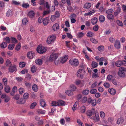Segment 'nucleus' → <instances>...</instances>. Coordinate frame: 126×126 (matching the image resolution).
I'll return each instance as SVG.
<instances>
[{
	"instance_id": "nucleus-18",
	"label": "nucleus",
	"mask_w": 126,
	"mask_h": 126,
	"mask_svg": "<svg viewBox=\"0 0 126 126\" xmlns=\"http://www.w3.org/2000/svg\"><path fill=\"white\" fill-rule=\"evenodd\" d=\"M12 92L10 93L11 95L13 96L14 95V94L17 91V88L16 86H14L12 89Z\"/></svg>"
},
{
	"instance_id": "nucleus-48",
	"label": "nucleus",
	"mask_w": 126,
	"mask_h": 126,
	"mask_svg": "<svg viewBox=\"0 0 126 126\" xmlns=\"http://www.w3.org/2000/svg\"><path fill=\"white\" fill-rule=\"evenodd\" d=\"M31 70L32 72H35L36 70V67L34 65H32L31 67Z\"/></svg>"
},
{
	"instance_id": "nucleus-57",
	"label": "nucleus",
	"mask_w": 126,
	"mask_h": 126,
	"mask_svg": "<svg viewBox=\"0 0 126 126\" xmlns=\"http://www.w3.org/2000/svg\"><path fill=\"white\" fill-rule=\"evenodd\" d=\"M98 90L99 92L102 93L104 91V89L102 87L99 86L98 87Z\"/></svg>"
},
{
	"instance_id": "nucleus-55",
	"label": "nucleus",
	"mask_w": 126,
	"mask_h": 126,
	"mask_svg": "<svg viewBox=\"0 0 126 126\" xmlns=\"http://www.w3.org/2000/svg\"><path fill=\"white\" fill-rule=\"evenodd\" d=\"M90 40L92 43L94 44H96L97 42V41L93 38H91Z\"/></svg>"
},
{
	"instance_id": "nucleus-64",
	"label": "nucleus",
	"mask_w": 126,
	"mask_h": 126,
	"mask_svg": "<svg viewBox=\"0 0 126 126\" xmlns=\"http://www.w3.org/2000/svg\"><path fill=\"white\" fill-rule=\"evenodd\" d=\"M77 122L79 126H84V125L83 123L79 119H78L77 120Z\"/></svg>"
},
{
	"instance_id": "nucleus-37",
	"label": "nucleus",
	"mask_w": 126,
	"mask_h": 126,
	"mask_svg": "<svg viewBox=\"0 0 126 126\" xmlns=\"http://www.w3.org/2000/svg\"><path fill=\"white\" fill-rule=\"evenodd\" d=\"M66 94L69 96H71L73 94L72 92L70 90H67L65 92Z\"/></svg>"
},
{
	"instance_id": "nucleus-31",
	"label": "nucleus",
	"mask_w": 126,
	"mask_h": 126,
	"mask_svg": "<svg viewBox=\"0 0 126 126\" xmlns=\"http://www.w3.org/2000/svg\"><path fill=\"white\" fill-rule=\"evenodd\" d=\"M6 64L7 66L9 67L11 65V62L9 59H7L6 62Z\"/></svg>"
},
{
	"instance_id": "nucleus-51",
	"label": "nucleus",
	"mask_w": 126,
	"mask_h": 126,
	"mask_svg": "<svg viewBox=\"0 0 126 126\" xmlns=\"http://www.w3.org/2000/svg\"><path fill=\"white\" fill-rule=\"evenodd\" d=\"M5 5V4L4 2L2 1L0 2V11L1 10L2 8L4 7Z\"/></svg>"
},
{
	"instance_id": "nucleus-62",
	"label": "nucleus",
	"mask_w": 126,
	"mask_h": 126,
	"mask_svg": "<svg viewBox=\"0 0 126 126\" xmlns=\"http://www.w3.org/2000/svg\"><path fill=\"white\" fill-rule=\"evenodd\" d=\"M56 18L55 15H52L50 18L51 21L52 22H54L56 20Z\"/></svg>"
},
{
	"instance_id": "nucleus-2",
	"label": "nucleus",
	"mask_w": 126,
	"mask_h": 126,
	"mask_svg": "<svg viewBox=\"0 0 126 126\" xmlns=\"http://www.w3.org/2000/svg\"><path fill=\"white\" fill-rule=\"evenodd\" d=\"M126 72V68L124 67H121L119 68L118 72V75L121 77H124L126 76L125 73Z\"/></svg>"
},
{
	"instance_id": "nucleus-24",
	"label": "nucleus",
	"mask_w": 126,
	"mask_h": 126,
	"mask_svg": "<svg viewBox=\"0 0 126 126\" xmlns=\"http://www.w3.org/2000/svg\"><path fill=\"white\" fill-rule=\"evenodd\" d=\"M35 63L37 65H41L42 63V61L41 59H37L35 60Z\"/></svg>"
},
{
	"instance_id": "nucleus-16",
	"label": "nucleus",
	"mask_w": 126,
	"mask_h": 126,
	"mask_svg": "<svg viewBox=\"0 0 126 126\" xmlns=\"http://www.w3.org/2000/svg\"><path fill=\"white\" fill-rule=\"evenodd\" d=\"M35 15L34 12L32 11H31L29 12L28 16L30 18H33L34 16Z\"/></svg>"
},
{
	"instance_id": "nucleus-19",
	"label": "nucleus",
	"mask_w": 126,
	"mask_h": 126,
	"mask_svg": "<svg viewBox=\"0 0 126 126\" xmlns=\"http://www.w3.org/2000/svg\"><path fill=\"white\" fill-rule=\"evenodd\" d=\"M115 47L117 48H119L120 47V44L119 41H116L114 44Z\"/></svg>"
},
{
	"instance_id": "nucleus-40",
	"label": "nucleus",
	"mask_w": 126,
	"mask_h": 126,
	"mask_svg": "<svg viewBox=\"0 0 126 126\" xmlns=\"http://www.w3.org/2000/svg\"><path fill=\"white\" fill-rule=\"evenodd\" d=\"M60 61V59H59L57 58V59L55 60L54 62L55 64L57 65L61 63V61Z\"/></svg>"
},
{
	"instance_id": "nucleus-27",
	"label": "nucleus",
	"mask_w": 126,
	"mask_h": 126,
	"mask_svg": "<svg viewBox=\"0 0 126 126\" xmlns=\"http://www.w3.org/2000/svg\"><path fill=\"white\" fill-rule=\"evenodd\" d=\"M7 46V43L3 42L0 44V47L2 48H6Z\"/></svg>"
},
{
	"instance_id": "nucleus-38",
	"label": "nucleus",
	"mask_w": 126,
	"mask_h": 126,
	"mask_svg": "<svg viewBox=\"0 0 126 126\" xmlns=\"http://www.w3.org/2000/svg\"><path fill=\"white\" fill-rule=\"evenodd\" d=\"M100 117L102 119H104L105 117V113L103 111H101L100 113Z\"/></svg>"
},
{
	"instance_id": "nucleus-26",
	"label": "nucleus",
	"mask_w": 126,
	"mask_h": 126,
	"mask_svg": "<svg viewBox=\"0 0 126 126\" xmlns=\"http://www.w3.org/2000/svg\"><path fill=\"white\" fill-rule=\"evenodd\" d=\"M97 21V18L94 17L91 19V22L93 25L95 24H96Z\"/></svg>"
},
{
	"instance_id": "nucleus-43",
	"label": "nucleus",
	"mask_w": 126,
	"mask_h": 126,
	"mask_svg": "<svg viewBox=\"0 0 126 126\" xmlns=\"http://www.w3.org/2000/svg\"><path fill=\"white\" fill-rule=\"evenodd\" d=\"M3 40L6 41V43H9L10 42V39L8 37H7L5 38H3Z\"/></svg>"
},
{
	"instance_id": "nucleus-36",
	"label": "nucleus",
	"mask_w": 126,
	"mask_h": 126,
	"mask_svg": "<svg viewBox=\"0 0 126 126\" xmlns=\"http://www.w3.org/2000/svg\"><path fill=\"white\" fill-rule=\"evenodd\" d=\"M88 100L87 98L86 97L84 96L81 98V101L82 103H85L87 100L88 101Z\"/></svg>"
},
{
	"instance_id": "nucleus-45",
	"label": "nucleus",
	"mask_w": 126,
	"mask_h": 126,
	"mask_svg": "<svg viewBox=\"0 0 126 126\" xmlns=\"http://www.w3.org/2000/svg\"><path fill=\"white\" fill-rule=\"evenodd\" d=\"M40 104L42 107H44L46 105V103L45 101L42 99H41L40 100Z\"/></svg>"
},
{
	"instance_id": "nucleus-23",
	"label": "nucleus",
	"mask_w": 126,
	"mask_h": 126,
	"mask_svg": "<svg viewBox=\"0 0 126 126\" xmlns=\"http://www.w3.org/2000/svg\"><path fill=\"white\" fill-rule=\"evenodd\" d=\"M10 90L11 88L8 86H6L4 88L5 91L7 93H8L10 92Z\"/></svg>"
},
{
	"instance_id": "nucleus-42",
	"label": "nucleus",
	"mask_w": 126,
	"mask_h": 126,
	"mask_svg": "<svg viewBox=\"0 0 126 126\" xmlns=\"http://www.w3.org/2000/svg\"><path fill=\"white\" fill-rule=\"evenodd\" d=\"M32 89L34 91H37L38 90L37 86L35 84H34L32 86Z\"/></svg>"
},
{
	"instance_id": "nucleus-60",
	"label": "nucleus",
	"mask_w": 126,
	"mask_h": 126,
	"mask_svg": "<svg viewBox=\"0 0 126 126\" xmlns=\"http://www.w3.org/2000/svg\"><path fill=\"white\" fill-rule=\"evenodd\" d=\"M104 86L106 88H109L110 86V84L108 82L104 83L103 84Z\"/></svg>"
},
{
	"instance_id": "nucleus-28",
	"label": "nucleus",
	"mask_w": 126,
	"mask_h": 126,
	"mask_svg": "<svg viewBox=\"0 0 126 126\" xmlns=\"http://www.w3.org/2000/svg\"><path fill=\"white\" fill-rule=\"evenodd\" d=\"M25 102V100L23 98H21L17 101V103L19 104H23Z\"/></svg>"
},
{
	"instance_id": "nucleus-13",
	"label": "nucleus",
	"mask_w": 126,
	"mask_h": 126,
	"mask_svg": "<svg viewBox=\"0 0 126 126\" xmlns=\"http://www.w3.org/2000/svg\"><path fill=\"white\" fill-rule=\"evenodd\" d=\"M68 58V57L67 55H65L60 58L61 63H65L67 61Z\"/></svg>"
},
{
	"instance_id": "nucleus-4",
	"label": "nucleus",
	"mask_w": 126,
	"mask_h": 126,
	"mask_svg": "<svg viewBox=\"0 0 126 126\" xmlns=\"http://www.w3.org/2000/svg\"><path fill=\"white\" fill-rule=\"evenodd\" d=\"M85 73V71L82 69H79L77 73V75L78 77L82 79L83 78V75Z\"/></svg>"
},
{
	"instance_id": "nucleus-35",
	"label": "nucleus",
	"mask_w": 126,
	"mask_h": 126,
	"mask_svg": "<svg viewBox=\"0 0 126 126\" xmlns=\"http://www.w3.org/2000/svg\"><path fill=\"white\" fill-rule=\"evenodd\" d=\"M22 6L24 8H26L29 6V5L28 3L23 2L22 3Z\"/></svg>"
},
{
	"instance_id": "nucleus-6",
	"label": "nucleus",
	"mask_w": 126,
	"mask_h": 126,
	"mask_svg": "<svg viewBox=\"0 0 126 126\" xmlns=\"http://www.w3.org/2000/svg\"><path fill=\"white\" fill-rule=\"evenodd\" d=\"M46 49L45 47L42 46H39L37 48V51L40 53H43L46 51Z\"/></svg>"
},
{
	"instance_id": "nucleus-11",
	"label": "nucleus",
	"mask_w": 126,
	"mask_h": 126,
	"mask_svg": "<svg viewBox=\"0 0 126 126\" xmlns=\"http://www.w3.org/2000/svg\"><path fill=\"white\" fill-rule=\"evenodd\" d=\"M35 56L34 53L32 51H30L28 53L27 57L28 58L30 59H33Z\"/></svg>"
},
{
	"instance_id": "nucleus-22",
	"label": "nucleus",
	"mask_w": 126,
	"mask_h": 126,
	"mask_svg": "<svg viewBox=\"0 0 126 126\" xmlns=\"http://www.w3.org/2000/svg\"><path fill=\"white\" fill-rule=\"evenodd\" d=\"M37 112L39 114H44L46 113L45 110L42 109H38L37 110Z\"/></svg>"
},
{
	"instance_id": "nucleus-7",
	"label": "nucleus",
	"mask_w": 126,
	"mask_h": 126,
	"mask_svg": "<svg viewBox=\"0 0 126 126\" xmlns=\"http://www.w3.org/2000/svg\"><path fill=\"white\" fill-rule=\"evenodd\" d=\"M74 83L76 85L80 87H82L84 85V81L79 79H76Z\"/></svg>"
},
{
	"instance_id": "nucleus-15",
	"label": "nucleus",
	"mask_w": 126,
	"mask_h": 126,
	"mask_svg": "<svg viewBox=\"0 0 126 126\" xmlns=\"http://www.w3.org/2000/svg\"><path fill=\"white\" fill-rule=\"evenodd\" d=\"M14 14V13L11 9H9L7 11L6 13V16L7 17H10L12 16Z\"/></svg>"
},
{
	"instance_id": "nucleus-49",
	"label": "nucleus",
	"mask_w": 126,
	"mask_h": 126,
	"mask_svg": "<svg viewBox=\"0 0 126 126\" xmlns=\"http://www.w3.org/2000/svg\"><path fill=\"white\" fill-rule=\"evenodd\" d=\"M91 4L90 3H86L84 5V7L85 8H89L91 6Z\"/></svg>"
},
{
	"instance_id": "nucleus-21",
	"label": "nucleus",
	"mask_w": 126,
	"mask_h": 126,
	"mask_svg": "<svg viewBox=\"0 0 126 126\" xmlns=\"http://www.w3.org/2000/svg\"><path fill=\"white\" fill-rule=\"evenodd\" d=\"M122 61H116L115 63V65L118 67H120L122 65Z\"/></svg>"
},
{
	"instance_id": "nucleus-47",
	"label": "nucleus",
	"mask_w": 126,
	"mask_h": 126,
	"mask_svg": "<svg viewBox=\"0 0 126 126\" xmlns=\"http://www.w3.org/2000/svg\"><path fill=\"white\" fill-rule=\"evenodd\" d=\"M28 20L26 18H23L22 20V24L24 25H25L27 22H28Z\"/></svg>"
},
{
	"instance_id": "nucleus-63",
	"label": "nucleus",
	"mask_w": 126,
	"mask_h": 126,
	"mask_svg": "<svg viewBox=\"0 0 126 126\" xmlns=\"http://www.w3.org/2000/svg\"><path fill=\"white\" fill-rule=\"evenodd\" d=\"M37 104V103L34 102L32 103L30 106V108L31 109H33L34 108Z\"/></svg>"
},
{
	"instance_id": "nucleus-41",
	"label": "nucleus",
	"mask_w": 126,
	"mask_h": 126,
	"mask_svg": "<svg viewBox=\"0 0 126 126\" xmlns=\"http://www.w3.org/2000/svg\"><path fill=\"white\" fill-rule=\"evenodd\" d=\"M15 46V45L14 44H10L8 46V48L10 50H12L13 49Z\"/></svg>"
},
{
	"instance_id": "nucleus-50",
	"label": "nucleus",
	"mask_w": 126,
	"mask_h": 126,
	"mask_svg": "<svg viewBox=\"0 0 126 126\" xmlns=\"http://www.w3.org/2000/svg\"><path fill=\"white\" fill-rule=\"evenodd\" d=\"M84 35V34L82 32H80L77 33V36L78 38H81Z\"/></svg>"
},
{
	"instance_id": "nucleus-32",
	"label": "nucleus",
	"mask_w": 126,
	"mask_h": 126,
	"mask_svg": "<svg viewBox=\"0 0 126 126\" xmlns=\"http://www.w3.org/2000/svg\"><path fill=\"white\" fill-rule=\"evenodd\" d=\"M99 20L101 22H104L105 20L104 16L102 15H100L99 17Z\"/></svg>"
},
{
	"instance_id": "nucleus-30",
	"label": "nucleus",
	"mask_w": 126,
	"mask_h": 126,
	"mask_svg": "<svg viewBox=\"0 0 126 126\" xmlns=\"http://www.w3.org/2000/svg\"><path fill=\"white\" fill-rule=\"evenodd\" d=\"M58 103L59 104V106H63L65 104V102L62 100H58Z\"/></svg>"
},
{
	"instance_id": "nucleus-20",
	"label": "nucleus",
	"mask_w": 126,
	"mask_h": 126,
	"mask_svg": "<svg viewBox=\"0 0 126 126\" xmlns=\"http://www.w3.org/2000/svg\"><path fill=\"white\" fill-rule=\"evenodd\" d=\"M108 91L112 95H114L116 93V91L113 88L109 89Z\"/></svg>"
},
{
	"instance_id": "nucleus-10",
	"label": "nucleus",
	"mask_w": 126,
	"mask_h": 126,
	"mask_svg": "<svg viewBox=\"0 0 126 126\" xmlns=\"http://www.w3.org/2000/svg\"><path fill=\"white\" fill-rule=\"evenodd\" d=\"M88 102L90 103L93 106H95L96 104V100L94 99H92L91 98H88Z\"/></svg>"
},
{
	"instance_id": "nucleus-46",
	"label": "nucleus",
	"mask_w": 126,
	"mask_h": 126,
	"mask_svg": "<svg viewBox=\"0 0 126 126\" xmlns=\"http://www.w3.org/2000/svg\"><path fill=\"white\" fill-rule=\"evenodd\" d=\"M113 77V76L112 75H109L107 76V79L108 81H110L112 79Z\"/></svg>"
},
{
	"instance_id": "nucleus-3",
	"label": "nucleus",
	"mask_w": 126,
	"mask_h": 126,
	"mask_svg": "<svg viewBox=\"0 0 126 126\" xmlns=\"http://www.w3.org/2000/svg\"><path fill=\"white\" fill-rule=\"evenodd\" d=\"M69 62L71 65L74 66H78L79 64L78 60L76 58L70 59L69 61Z\"/></svg>"
},
{
	"instance_id": "nucleus-53",
	"label": "nucleus",
	"mask_w": 126,
	"mask_h": 126,
	"mask_svg": "<svg viewBox=\"0 0 126 126\" xmlns=\"http://www.w3.org/2000/svg\"><path fill=\"white\" fill-rule=\"evenodd\" d=\"M77 102H76L75 104L73 105L72 108V110L73 111H75L77 109Z\"/></svg>"
},
{
	"instance_id": "nucleus-33",
	"label": "nucleus",
	"mask_w": 126,
	"mask_h": 126,
	"mask_svg": "<svg viewBox=\"0 0 126 126\" xmlns=\"http://www.w3.org/2000/svg\"><path fill=\"white\" fill-rule=\"evenodd\" d=\"M91 65L92 67L95 68L97 67L98 65V64L97 63L94 61H93L92 62Z\"/></svg>"
},
{
	"instance_id": "nucleus-61",
	"label": "nucleus",
	"mask_w": 126,
	"mask_h": 126,
	"mask_svg": "<svg viewBox=\"0 0 126 126\" xmlns=\"http://www.w3.org/2000/svg\"><path fill=\"white\" fill-rule=\"evenodd\" d=\"M21 45V44L19 43L16 45L15 48L16 50L18 51L19 50L20 48Z\"/></svg>"
},
{
	"instance_id": "nucleus-29",
	"label": "nucleus",
	"mask_w": 126,
	"mask_h": 126,
	"mask_svg": "<svg viewBox=\"0 0 126 126\" xmlns=\"http://www.w3.org/2000/svg\"><path fill=\"white\" fill-rule=\"evenodd\" d=\"M85 107L84 106L81 107L80 109V112L82 113H84L85 111Z\"/></svg>"
},
{
	"instance_id": "nucleus-56",
	"label": "nucleus",
	"mask_w": 126,
	"mask_h": 126,
	"mask_svg": "<svg viewBox=\"0 0 126 126\" xmlns=\"http://www.w3.org/2000/svg\"><path fill=\"white\" fill-rule=\"evenodd\" d=\"M25 65V63L23 62H21L19 63V66L20 67H24Z\"/></svg>"
},
{
	"instance_id": "nucleus-54",
	"label": "nucleus",
	"mask_w": 126,
	"mask_h": 126,
	"mask_svg": "<svg viewBox=\"0 0 126 126\" xmlns=\"http://www.w3.org/2000/svg\"><path fill=\"white\" fill-rule=\"evenodd\" d=\"M13 4L14 5H18L20 4L19 1L17 2L15 0H12Z\"/></svg>"
},
{
	"instance_id": "nucleus-59",
	"label": "nucleus",
	"mask_w": 126,
	"mask_h": 126,
	"mask_svg": "<svg viewBox=\"0 0 126 126\" xmlns=\"http://www.w3.org/2000/svg\"><path fill=\"white\" fill-rule=\"evenodd\" d=\"M19 92L20 94H23L24 92V90L22 88H20L19 89Z\"/></svg>"
},
{
	"instance_id": "nucleus-8",
	"label": "nucleus",
	"mask_w": 126,
	"mask_h": 126,
	"mask_svg": "<svg viewBox=\"0 0 126 126\" xmlns=\"http://www.w3.org/2000/svg\"><path fill=\"white\" fill-rule=\"evenodd\" d=\"M95 59L97 62H99V65H103V61L104 60H106L105 61H106V60H105V59L104 57H101L99 59L98 56H96L95 57Z\"/></svg>"
},
{
	"instance_id": "nucleus-14",
	"label": "nucleus",
	"mask_w": 126,
	"mask_h": 126,
	"mask_svg": "<svg viewBox=\"0 0 126 126\" xmlns=\"http://www.w3.org/2000/svg\"><path fill=\"white\" fill-rule=\"evenodd\" d=\"M59 26L58 24H54L52 26V29L54 31H57L59 29Z\"/></svg>"
},
{
	"instance_id": "nucleus-25",
	"label": "nucleus",
	"mask_w": 126,
	"mask_h": 126,
	"mask_svg": "<svg viewBox=\"0 0 126 126\" xmlns=\"http://www.w3.org/2000/svg\"><path fill=\"white\" fill-rule=\"evenodd\" d=\"M51 105L53 106H59V104L58 103V101H53L51 103Z\"/></svg>"
},
{
	"instance_id": "nucleus-58",
	"label": "nucleus",
	"mask_w": 126,
	"mask_h": 126,
	"mask_svg": "<svg viewBox=\"0 0 126 126\" xmlns=\"http://www.w3.org/2000/svg\"><path fill=\"white\" fill-rule=\"evenodd\" d=\"M117 24L120 26H123V24L122 21L118 20L116 21Z\"/></svg>"
},
{
	"instance_id": "nucleus-17",
	"label": "nucleus",
	"mask_w": 126,
	"mask_h": 126,
	"mask_svg": "<svg viewBox=\"0 0 126 126\" xmlns=\"http://www.w3.org/2000/svg\"><path fill=\"white\" fill-rule=\"evenodd\" d=\"M49 21V18L48 17L45 18L43 21V23L45 25H47Z\"/></svg>"
},
{
	"instance_id": "nucleus-12",
	"label": "nucleus",
	"mask_w": 126,
	"mask_h": 126,
	"mask_svg": "<svg viewBox=\"0 0 126 126\" xmlns=\"http://www.w3.org/2000/svg\"><path fill=\"white\" fill-rule=\"evenodd\" d=\"M16 70V66L15 65H13L12 66L11 65L9 67V71L10 72L12 73Z\"/></svg>"
},
{
	"instance_id": "nucleus-52",
	"label": "nucleus",
	"mask_w": 126,
	"mask_h": 126,
	"mask_svg": "<svg viewBox=\"0 0 126 126\" xmlns=\"http://www.w3.org/2000/svg\"><path fill=\"white\" fill-rule=\"evenodd\" d=\"M89 92V91L88 90L85 89L83 91L82 94L84 95H86L88 94Z\"/></svg>"
},
{
	"instance_id": "nucleus-39",
	"label": "nucleus",
	"mask_w": 126,
	"mask_h": 126,
	"mask_svg": "<svg viewBox=\"0 0 126 126\" xmlns=\"http://www.w3.org/2000/svg\"><path fill=\"white\" fill-rule=\"evenodd\" d=\"M70 87L72 91H75L77 89L76 86L73 84H71L70 86Z\"/></svg>"
},
{
	"instance_id": "nucleus-44",
	"label": "nucleus",
	"mask_w": 126,
	"mask_h": 126,
	"mask_svg": "<svg viewBox=\"0 0 126 126\" xmlns=\"http://www.w3.org/2000/svg\"><path fill=\"white\" fill-rule=\"evenodd\" d=\"M87 35L88 37H91L94 35V34L93 32L90 31L87 33Z\"/></svg>"
},
{
	"instance_id": "nucleus-34",
	"label": "nucleus",
	"mask_w": 126,
	"mask_h": 126,
	"mask_svg": "<svg viewBox=\"0 0 126 126\" xmlns=\"http://www.w3.org/2000/svg\"><path fill=\"white\" fill-rule=\"evenodd\" d=\"M97 111H96L95 112V118L96 120H97L98 121H99L100 120L99 117V113L98 112H97Z\"/></svg>"
},
{
	"instance_id": "nucleus-1",
	"label": "nucleus",
	"mask_w": 126,
	"mask_h": 126,
	"mask_svg": "<svg viewBox=\"0 0 126 126\" xmlns=\"http://www.w3.org/2000/svg\"><path fill=\"white\" fill-rule=\"evenodd\" d=\"M56 36L54 35L49 36L47 38L46 43L48 44H50L54 43L56 39Z\"/></svg>"
},
{
	"instance_id": "nucleus-5",
	"label": "nucleus",
	"mask_w": 126,
	"mask_h": 126,
	"mask_svg": "<svg viewBox=\"0 0 126 126\" xmlns=\"http://www.w3.org/2000/svg\"><path fill=\"white\" fill-rule=\"evenodd\" d=\"M58 57V54L56 53H52L50 56L49 60L51 62H54L56 59H57Z\"/></svg>"
},
{
	"instance_id": "nucleus-9",
	"label": "nucleus",
	"mask_w": 126,
	"mask_h": 126,
	"mask_svg": "<svg viewBox=\"0 0 126 126\" xmlns=\"http://www.w3.org/2000/svg\"><path fill=\"white\" fill-rule=\"evenodd\" d=\"M95 110L93 108L91 110H87L86 112V114L87 116L89 117L91 116L94 113Z\"/></svg>"
}]
</instances>
